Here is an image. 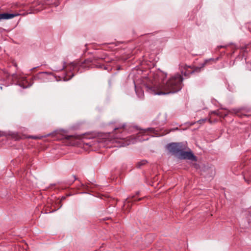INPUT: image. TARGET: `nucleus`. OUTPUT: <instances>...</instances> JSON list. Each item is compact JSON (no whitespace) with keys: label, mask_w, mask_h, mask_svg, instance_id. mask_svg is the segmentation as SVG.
<instances>
[{"label":"nucleus","mask_w":251,"mask_h":251,"mask_svg":"<svg viewBox=\"0 0 251 251\" xmlns=\"http://www.w3.org/2000/svg\"><path fill=\"white\" fill-rule=\"evenodd\" d=\"M129 57V55H127V56H122L121 57V59H122V60H126Z\"/></svg>","instance_id":"31"},{"label":"nucleus","mask_w":251,"mask_h":251,"mask_svg":"<svg viewBox=\"0 0 251 251\" xmlns=\"http://www.w3.org/2000/svg\"><path fill=\"white\" fill-rule=\"evenodd\" d=\"M193 166L196 169H198L200 168V165H199V164H198L197 163H194L193 164Z\"/></svg>","instance_id":"30"},{"label":"nucleus","mask_w":251,"mask_h":251,"mask_svg":"<svg viewBox=\"0 0 251 251\" xmlns=\"http://www.w3.org/2000/svg\"><path fill=\"white\" fill-rule=\"evenodd\" d=\"M242 228H249L251 226V210L249 211V214L245 219L241 220L240 224Z\"/></svg>","instance_id":"9"},{"label":"nucleus","mask_w":251,"mask_h":251,"mask_svg":"<svg viewBox=\"0 0 251 251\" xmlns=\"http://www.w3.org/2000/svg\"><path fill=\"white\" fill-rule=\"evenodd\" d=\"M80 186L84 189H87L89 188V186L88 185H85L81 182L80 183Z\"/></svg>","instance_id":"24"},{"label":"nucleus","mask_w":251,"mask_h":251,"mask_svg":"<svg viewBox=\"0 0 251 251\" xmlns=\"http://www.w3.org/2000/svg\"><path fill=\"white\" fill-rule=\"evenodd\" d=\"M248 46H249V45H248L245 46V47H242V48H241V50H242V51H243V52H246V51H247V48H248Z\"/></svg>","instance_id":"27"},{"label":"nucleus","mask_w":251,"mask_h":251,"mask_svg":"<svg viewBox=\"0 0 251 251\" xmlns=\"http://www.w3.org/2000/svg\"><path fill=\"white\" fill-rule=\"evenodd\" d=\"M109 85L111 84V81L110 80H109Z\"/></svg>","instance_id":"38"},{"label":"nucleus","mask_w":251,"mask_h":251,"mask_svg":"<svg viewBox=\"0 0 251 251\" xmlns=\"http://www.w3.org/2000/svg\"><path fill=\"white\" fill-rule=\"evenodd\" d=\"M142 40H145V46H148L152 49L154 44H156L157 40L153 33H149L144 35L142 37Z\"/></svg>","instance_id":"7"},{"label":"nucleus","mask_w":251,"mask_h":251,"mask_svg":"<svg viewBox=\"0 0 251 251\" xmlns=\"http://www.w3.org/2000/svg\"><path fill=\"white\" fill-rule=\"evenodd\" d=\"M54 137L56 139H66L67 140H70L73 137V135H68L66 134V132L64 130H55L52 133H49L47 136H50Z\"/></svg>","instance_id":"8"},{"label":"nucleus","mask_w":251,"mask_h":251,"mask_svg":"<svg viewBox=\"0 0 251 251\" xmlns=\"http://www.w3.org/2000/svg\"><path fill=\"white\" fill-rule=\"evenodd\" d=\"M12 79L13 82L15 81V84L18 85L23 88H27L30 87L32 84H30L26 77L24 76H19L16 74H13L11 75Z\"/></svg>","instance_id":"4"},{"label":"nucleus","mask_w":251,"mask_h":251,"mask_svg":"<svg viewBox=\"0 0 251 251\" xmlns=\"http://www.w3.org/2000/svg\"><path fill=\"white\" fill-rule=\"evenodd\" d=\"M54 6H55V7L57 6H58V4L57 3V2H54Z\"/></svg>","instance_id":"35"},{"label":"nucleus","mask_w":251,"mask_h":251,"mask_svg":"<svg viewBox=\"0 0 251 251\" xmlns=\"http://www.w3.org/2000/svg\"><path fill=\"white\" fill-rule=\"evenodd\" d=\"M125 126V124L118 126H114L113 128L114 132L110 135L113 137L112 142H118L120 144L118 146L119 147H125L131 144H134L137 141L143 142L148 140L149 139L148 135L147 134L148 132L153 133L156 136H159V134L156 133L157 131L155 128L148 127L146 129H141L136 138H133L132 136L126 137L125 135L126 130Z\"/></svg>","instance_id":"3"},{"label":"nucleus","mask_w":251,"mask_h":251,"mask_svg":"<svg viewBox=\"0 0 251 251\" xmlns=\"http://www.w3.org/2000/svg\"><path fill=\"white\" fill-rule=\"evenodd\" d=\"M4 135V133L0 131V137L3 136Z\"/></svg>","instance_id":"32"},{"label":"nucleus","mask_w":251,"mask_h":251,"mask_svg":"<svg viewBox=\"0 0 251 251\" xmlns=\"http://www.w3.org/2000/svg\"><path fill=\"white\" fill-rule=\"evenodd\" d=\"M182 148V143H171L167 145V149L168 151L174 155L175 156L177 157L179 152L181 151Z\"/></svg>","instance_id":"5"},{"label":"nucleus","mask_w":251,"mask_h":251,"mask_svg":"<svg viewBox=\"0 0 251 251\" xmlns=\"http://www.w3.org/2000/svg\"><path fill=\"white\" fill-rule=\"evenodd\" d=\"M85 144L90 147H94V148L97 147L100 148L104 146V145L102 144L101 140L98 139H94L91 141L85 143Z\"/></svg>","instance_id":"11"},{"label":"nucleus","mask_w":251,"mask_h":251,"mask_svg":"<svg viewBox=\"0 0 251 251\" xmlns=\"http://www.w3.org/2000/svg\"><path fill=\"white\" fill-rule=\"evenodd\" d=\"M234 111H235V113L237 116H240V115H239V110H238L235 109V110H234ZM243 116H248V115H246V114H243ZM241 117H242V116H241Z\"/></svg>","instance_id":"25"},{"label":"nucleus","mask_w":251,"mask_h":251,"mask_svg":"<svg viewBox=\"0 0 251 251\" xmlns=\"http://www.w3.org/2000/svg\"><path fill=\"white\" fill-rule=\"evenodd\" d=\"M189 72H191V71H182L181 72V74L184 75V76H188L190 74L189 73Z\"/></svg>","instance_id":"23"},{"label":"nucleus","mask_w":251,"mask_h":251,"mask_svg":"<svg viewBox=\"0 0 251 251\" xmlns=\"http://www.w3.org/2000/svg\"><path fill=\"white\" fill-rule=\"evenodd\" d=\"M74 177V179L72 181H68L66 183L67 184V185H72L74 182L76 180H77L78 179L76 177V176H73Z\"/></svg>","instance_id":"21"},{"label":"nucleus","mask_w":251,"mask_h":251,"mask_svg":"<svg viewBox=\"0 0 251 251\" xmlns=\"http://www.w3.org/2000/svg\"><path fill=\"white\" fill-rule=\"evenodd\" d=\"M142 198H136V196H131L127 198L125 202L124 205V209L126 208V207H128L129 206L130 203H132L133 202L136 201H139L141 200Z\"/></svg>","instance_id":"13"},{"label":"nucleus","mask_w":251,"mask_h":251,"mask_svg":"<svg viewBox=\"0 0 251 251\" xmlns=\"http://www.w3.org/2000/svg\"><path fill=\"white\" fill-rule=\"evenodd\" d=\"M214 114H216V115H218V113L217 112V111H214L212 112Z\"/></svg>","instance_id":"34"},{"label":"nucleus","mask_w":251,"mask_h":251,"mask_svg":"<svg viewBox=\"0 0 251 251\" xmlns=\"http://www.w3.org/2000/svg\"><path fill=\"white\" fill-rule=\"evenodd\" d=\"M206 120H207L206 118L202 119H201V120H199V121H198L197 122L200 124H201L202 123L205 122Z\"/></svg>","instance_id":"29"},{"label":"nucleus","mask_w":251,"mask_h":251,"mask_svg":"<svg viewBox=\"0 0 251 251\" xmlns=\"http://www.w3.org/2000/svg\"><path fill=\"white\" fill-rule=\"evenodd\" d=\"M167 117L166 113L159 114L154 121V123L158 125L159 126H163L167 121Z\"/></svg>","instance_id":"10"},{"label":"nucleus","mask_w":251,"mask_h":251,"mask_svg":"<svg viewBox=\"0 0 251 251\" xmlns=\"http://www.w3.org/2000/svg\"><path fill=\"white\" fill-rule=\"evenodd\" d=\"M37 67H38L33 68L31 70H34V69H35V68H37Z\"/></svg>","instance_id":"37"},{"label":"nucleus","mask_w":251,"mask_h":251,"mask_svg":"<svg viewBox=\"0 0 251 251\" xmlns=\"http://www.w3.org/2000/svg\"><path fill=\"white\" fill-rule=\"evenodd\" d=\"M28 138H31V139H37L41 138V137H39L37 136H29Z\"/></svg>","instance_id":"28"},{"label":"nucleus","mask_w":251,"mask_h":251,"mask_svg":"<svg viewBox=\"0 0 251 251\" xmlns=\"http://www.w3.org/2000/svg\"><path fill=\"white\" fill-rule=\"evenodd\" d=\"M147 163V161L146 160H142L140 161H139L137 163L136 167L138 168H140L142 166L145 165Z\"/></svg>","instance_id":"17"},{"label":"nucleus","mask_w":251,"mask_h":251,"mask_svg":"<svg viewBox=\"0 0 251 251\" xmlns=\"http://www.w3.org/2000/svg\"><path fill=\"white\" fill-rule=\"evenodd\" d=\"M214 60V59H213V58H210L209 59L205 60L204 62L200 64L199 65V66L195 67L194 68V69L193 70V71H191V72H189V73L193 74L194 73H199V72H201L203 70L204 67L205 66V65L206 64V63L208 62H209L210 60Z\"/></svg>","instance_id":"12"},{"label":"nucleus","mask_w":251,"mask_h":251,"mask_svg":"<svg viewBox=\"0 0 251 251\" xmlns=\"http://www.w3.org/2000/svg\"><path fill=\"white\" fill-rule=\"evenodd\" d=\"M166 77V74L158 71L156 73H151L148 77L141 79L139 83L133 80L137 97L141 99H143L144 91L154 95H161L175 93L181 89L183 78L181 75L176 74L165 82Z\"/></svg>","instance_id":"1"},{"label":"nucleus","mask_w":251,"mask_h":251,"mask_svg":"<svg viewBox=\"0 0 251 251\" xmlns=\"http://www.w3.org/2000/svg\"><path fill=\"white\" fill-rule=\"evenodd\" d=\"M227 88L229 90V91L234 92L235 91V88L234 85H230V84H228Z\"/></svg>","instance_id":"18"},{"label":"nucleus","mask_w":251,"mask_h":251,"mask_svg":"<svg viewBox=\"0 0 251 251\" xmlns=\"http://www.w3.org/2000/svg\"><path fill=\"white\" fill-rule=\"evenodd\" d=\"M56 80L57 81H58L59 80L57 79V78H56Z\"/></svg>","instance_id":"39"},{"label":"nucleus","mask_w":251,"mask_h":251,"mask_svg":"<svg viewBox=\"0 0 251 251\" xmlns=\"http://www.w3.org/2000/svg\"><path fill=\"white\" fill-rule=\"evenodd\" d=\"M232 44V43H230L229 45L226 44L224 45H220L218 46L217 47V50H219L221 48H227L229 45Z\"/></svg>","instance_id":"20"},{"label":"nucleus","mask_w":251,"mask_h":251,"mask_svg":"<svg viewBox=\"0 0 251 251\" xmlns=\"http://www.w3.org/2000/svg\"><path fill=\"white\" fill-rule=\"evenodd\" d=\"M2 89V86H0V89L1 90Z\"/></svg>","instance_id":"40"},{"label":"nucleus","mask_w":251,"mask_h":251,"mask_svg":"<svg viewBox=\"0 0 251 251\" xmlns=\"http://www.w3.org/2000/svg\"><path fill=\"white\" fill-rule=\"evenodd\" d=\"M9 76V74L7 72L1 71L0 72V80H4L5 78H7Z\"/></svg>","instance_id":"16"},{"label":"nucleus","mask_w":251,"mask_h":251,"mask_svg":"<svg viewBox=\"0 0 251 251\" xmlns=\"http://www.w3.org/2000/svg\"><path fill=\"white\" fill-rule=\"evenodd\" d=\"M46 74L50 75H53L55 78H56V76L54 75L53 73L49 72H41L39 73L36 75H35L33 77L34 80H42L44 78V77L42 76V75Z\"/></svg>","instance_id":"15"},{"label":"nucleus","mask_w":251,"mask_h":251,"mask_svg":"<svg viewBox=\"0 0 251 251\" xmlns=\"http://www.w3.org/2000/svg\"><path fill=\"white\" fill-rule=\"evenodd\" d=\"M80 193V194H85V193H86V192H81V193Z\"/></svg>","instance_id":"36"},{"label":"nucleus","mask_w":251,"mask_h":251,"mask_svg":"<svg viewBox=\"0 0 251 251\" xmlns=\"http://www.w3.org/2000/svg\"><path fill=\"white\" fill-rule=\"evenodd\" d=\"M66 199V197L65 196H62L61 198V200L59 201L58 202L59 204V206L58 208V209L60 208L61 207H62V204H61V201H64Z\"/></svg>","instance_id":"19"},{"label":"nucleus","mask_w":251,"mask_h":251,"mask_svg":"<svg viewBox=\"0 0 251 251\" xmlns=\"http://www.w3.org/2000/svg\"><path fill=\"white\" fill-rule=\"evenodd\" d=\"M246 68L249 71H251V62H246Z\"/></svg>","instance_id":"22"},{"label":"nucleus","mask_w":251,"mask_h":251,"mask_svg":"<svg viewBox=\"0 0 251 251\" xmlns=\"http://www.w3.org/2000/svg\"><path fill=\"white\" fill-rule=\"evenodd\" d=\"M245 56V55L244 54H242V55H240L239 54L236 58V60H238L240 59H242Z\"/></svg>","instance_id":"26"},{"label":"nucleus","mask_w":251,"mask_h":251,"mask_svg":"<svg viewBox=\"0 0 251 251\" xmlns=\"http://www.w3.org/2000/svg\"><path fill=\"white\" fill-rule=\"evenodd\" d=\"M184 149L182 148L181 151L179 152V154L177 156V158L182 159H187L192 161H197V157L194 155L191 151H184Z\"/></svg>","instance_id":"6"},{"label":"nucleus","mask_w":251,"mask_h":251,"mask_svg":"<svg viewBox=\"0 0 251 251\" xmlns=\"http://www.w3.org/2000/svg\"><path fill=\"white\" fill-rule=\"evenodd\" d=\"M19 15V14L3 13L0 14V21L2 20H8L13 18L14 17Z\"/></svg>","instance_id":"14"},{"label":"nucleus","mask_w":251,"mask_h":251,"mask_svg":"<svg viewBox=\"0 0 251 251\" xmlns=\"http://www.w3.org/2000/svg\"><path fill=\"white\" fill-rule=\"evenodd\" d=\"M115 57L109 56L105 53L100 55H96L93 58H90L85 60L83 62L74 61L66 64L65 61L63 62L61 67H53L51 70L55 72H59L65 70V73L62 76L64 81L70 80L75 73H82L83 70L89 68H96L109 71L112 68L109 64L110 63H115Z\"/></svg>","instance_id":"2"},{"label":"nucleus","mask_w":251,"mask_h":251,"mask_svg":"<svg viewBox=\"0 0 251 251\" xmlns=\"http://www.w3.org/2000/svg\"><path fill=\"white\" fill-rule=\"evenodd\" d=\"M244 179H245V181H246L248 184H249V183H250V181H249V180L246 179L245 178V177H244Z\"/></svg>","instance_id":"33"},{"label":"nucleus","mask_w":251,"mask_h":251,"mask_svg":"<svg viewBox=\"0 0 251 251\" xmlns=\"http://www.w3.org/2000/svg\"><path fill=\"white\" fill-rule=\"evenodd\" d=\"M194 125V123H192V124H191V125Z\"/></svg>","instance_id":"41"}]
</instances>
